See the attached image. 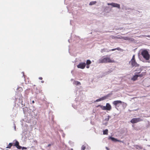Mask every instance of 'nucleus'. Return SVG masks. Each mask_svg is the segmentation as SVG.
Segmentation results:
<instances>
[{
	"mask_svg": "<svg viewBox=\"0 0 150 150\" xmlns=\"http://www.w3.org/2000/svg\"><path fill=\"white\" fill-rule=\"evenodd\" d=\"M113 60L111 59L109 57H105L99 60L100 63H113L114 62Z\"/></svg>",
	"mask_w": 150,
	"mask_h": 150,
	"instance_id": "f257e3e1",
	"label": "nucleus"
},
{
	"mask_svg": "<svg viewBox=\"0 0 150 150\" xmlns=\"http://www.w3.org/2000/svg\"><path fill=\"white\" fill-rule=\"evenodd\" d=\"M141 54L143 58L146 60H149L150 55L147 50H142L141 52Z\"/></svg>",
	"mask_w": 150,
	"mask_h": 150,
	"instance_id": "f03ea898",
	"label": "nucleus"
},
{
	"mask_svg": "<svg viewBox=\"0 0 150 150\" xmlns=\"http://www.w3.org/2000/svg\"><path fill=\"white\" fill-rule=\"evenodd\" d=\"M129 64H130L132 66V67H139V65L138 64L135 59V55H133L132 59L129 62Z\"/></svg>",
	"mask_w": 150,
	"mask_h": 150,
	"instance_id": "7ed1b4c3",
	"label": "nucleus"
},
{
	"mask_svg": "<svg viewBox=\"0 0 150 150\" xmlns=\"http://www.w3.org/2000/svg\"><path fill=\"white\" fill-rule=\"evenodd\" d=\"M143 121V120L140 118H132L130 121L132 123H136Z\"/></svg>",
	"mask_w": 150,
	"mask_h": 150,
	"instance_id": "20e7f679",
	"label": "nucleus"
},
{
	"mask_svg": "<svg viewBox=\"0 0 150 150\" xmlns=\"http://www.w3.org/2000/svg\"><path fill=\"white\" fill-rule=\"evenodd\" d=\"M103 110L110 111L111 109V106L109 103H107L106 104V106H103Z\"/></svg>",
	"mask_w": 150,
	"mask_h": 150,
	"instance_id": "39448f33",
	"label": "nucleus"
},
{
	"mask_svg": "<svg viewBox=\"0 0 150 150\" xmlns=\"http://www.w3.org/2000/svg\"><path fill=\"white\" fill-rule=\"evenodd\" d=\"M86 66V64L85 63H80L77 66V67L78 68L83 69L85 68Z\"/></svg>",
	"mask_w": 150,
	"mask_h": 150,
	"instance_id": "423d86ee",
	"label": "nucleus"
},
{
	"mask_svg": "<svg viewBox=\"0 0 150 150\" xmlns=\"http://www.w3.org/2000/svg\"><path fill=\"white\" fill-rule=\"evenodd\" d=\"M108 5H111L113 7H117L119 9L120 8V5L117 3H108Z\"/></svg>",
	"mask_w": 150,
	"mask_h": 150,
	"instance_id": "0eeeda50",
	"label": "nucleus"
},
{
	"mask_svg": "<svg viewBox=\"0 0 150 150\" xmlns=\"http://www.w3.org/2000/svg\"><path fill=\"white\" fill-rule=\"evenodd\" d=\"M122 103V102L120 100H115L113 102V104L114 105L116 106L118 104H121Z\"/></svg>",
	"mask_w": 150,
	"mask_h": 150,
	"instance_id": "6e6552de",
	"label": "nucleus"
},
{
	"mask_svg": "<svg viewBox=\"0 0 150 150\" xmlns=\"http://www.w3.org/2000/svg\"><path fill=\"white\" fill-rule=\"evenodd\" d=\"M13 145L16 146L18 149H21V146L19 145V143L17 141H16L15 143Z\"/></svg>",
	"mask_w": 150,
	"mask_h": 150,
	"instance_id": "1a4fd4ad",
	"label": "nucleus"
},
{
	"mask_svg": "<svg viewBox=\"0 0 150 150\" xmlns=\"http://www.w3.org/2000/svg\"><path fill=\"white\" fill-rule=\"evenodd\" d=\"M140 72H139L137 73L138 74H139V75H137L138 76V77H142L144 76H145L146 74V72H142L141 74H139Z\"/></svg>",
	"mask_w": 150,
	"mask_h": 150,
	"instance_id": "9d476101",
	"label": "nucleus"
},
{
	"mask_svg": "<svg viewBox=\"0 0 150 150\" xmlns=\"http://www.w3.org/2000/svg\"><path fill=\"white\" fill-rule=\"evenodd\" d=\"M138 77V76L137 75H135L133 76L131 79L133 81H135L137 80Z\"/></svg>",
	"mask_w": 150,
	"mask_h": 150,
	"instance_id": "9b49d317",
	"label": "nucleus"
},
{
	"mask_svg": "<svg viewBox=\"0 0 150 150\" xmlns=\"http://www.w3.org/2000/svg\"><path fill=\"white\" fill-rule=\"evenodd\" d=\"M110 138L113 141L118 142H122V141L121 140H117L116 139H115L113 137H110Z\"/></svg>",
	"mask_w": 150,
	"mask_h": 150,
	"instance_id": "f8f14e48",
	"label": "nucleus"
},
{
	"mask_svg": "<svg viewBox=\"0 0 150 150\" xmlns=\"http://www.w3.org/2000/svg\"><path fill=\"white\" fill-rule=\"evenodd\" d=\"M13 145L12 143H9L8 146L6 147V148H9L10 149L11 147Z\"/></svg>",
	"mask_w": 150,
	"mask_h": 150,
	"instance_id": "ddd939ff",
	"label": "nucleus"
},
{
	"mask_svg": "<svg viewBox=\"0 0 150 150\" xmlns=\"http://www.w3.org/2000/svg\"><path fill=\"white\" fill-rule=\"evenodd\" d=\"M108 129H106L103 131V134H108Z\"/></svg>",
	"mask_w": 150,
	"mask_h": 150,
	"instance_id": "4468645a",
	"label": "nucleus"
},
{
	"mask_svg": "<svg viewBox=\"0 0 150 150\" xmlns=\"http://www.w3.org/2000/svg\"><path fill=\"white\" fill-rule=\"evenodd\" d=\"M107 97V96H105L100 98V101L103 100H104Z\"/></svg>",
	"mask_w": 150,
	"mask_h": 150,
	"instance_id": "2eb2a0df",
	"label": "nucleus"
},
{
	"mask_svg": "<svg viewBox=\"0 0 150 150\" xmlns=\"http://www.w3.org/2000/svg\"><path fill=\"white\" fill-rule=\"evenodd\" d=\"M96 1H93L89 3L90 5H94L96 3Z\"/></svg>",
	"mask_w": 150,
	"mask_h": 150,
	"instance_id": "dca6fc26",
	"label": "nucleus"
},
{
	"mask_svg": "<svg viewBox=\"0 0 150 150\" xmlns=\"http://www.w3.org/2000/svg\"><path fill=\"white\" fill-rule=\"evenodd\" d=\"M116 50H121V49L120 47H117L116 48L112 49L111 51H113Z\"/></svg>",
	"mask_w": 150,
	"mask_h": 150,
	"instance_id": "f3484780",
	"label": "nucleus"
},
{
	"mask_svg": "<svg viewBox=\"0 0 150 150\" xmlns=\"http://www.w3.org/2000/svg\"><path fill=\"white\" fill-rule=\"evenodd\" d=\"M91 62L89 60H87L86 61V64L89 65L91 63Z\"/></svg>",
	"mask_w": 150,
	"mask_h": 150,
	"instance_id": "a211bd4d",
	"label": "nucleus"
},
{
	"mask_svg": "<svg viewBox=\"0 0 150 150\" xmlns=\"http://www.w3.org/2000/svg\"><path fill=\"white\" fill-rule=\"evenodd\" d=\"M75 84L77 85H81L80 83L78 81H75Z\"/></svg>",
	"mask_w": 150,
	"mask_h": 150,
	"instance_id": "6ab92c4d",
	"label": "nucleus"
},
{
	"mask_svg": "<svg viewBox=\"0 0 150 150\" xmlns=\"http://www.w3.org/2000/svg\"><path fill=\"white\" fill-rule=\"evenodd\" d=\"M86 149V146L84 145L82 146L81 147V149L82 150H84Z\"/></svg>",
	"mask_w": 150,
	"mask_h": 150,
	"instance_id": "aec40b11",
	"label": "nucleus"
},
{
	"mask_svg": "<svg viewBox=\"0 0 150 150\" xmlns=\"http://www.w3.org/2000/svg\"><path fill=\"white\" fill-rule=\"evenodd\" d=\"M100 107L101 108V109L102 110H103V106L100 105H98V106H96V107Z\"/></svg>",
	"mask_w": 150,
	"mask_h": 150,
	"instance_id": "412c9836",
	"label": "nucleus"
},
{
	"mask_svg": "<svg viewBox=\"0 0 150 150\" xmlns=\"http://www.w3.org/2000/svg\"><path fill=\"white\" fill-rule=\"evenodd\" d=\"M105 49H102L101 50V52L102 53H103L104 52H105Z\"/></svg>",
	"mask_w": 150,
	"mask_h": 150,
	"instance_id": "4be33fe9",
	"label": "nucleus"
},
{
	"mask_svg": "<svg viewBox=\"0 0 150 150\" xmlns=\"http://www.w3.org/2000/svg\"><path fill=\"white\" fill-rule=\"evenodd\" d=\"M21 148H22V149H27V148L26 147H21Z\"/></svg>",
	"mask_w": 150,
	"mask_h": 150,
	"instance_id": "5701e85b",
	"label": "nucleus"
},
{
	"mask_svg": "<svg viewBox=\"0 0 150 150\" xmlns=\"http://www.w3.org/2000/svg\"><path fill=\"white\" fill-rule=\"evenodd\" d=\"M101 101L100 98L96 100V101L98 102V101Z\"/></svg>",
	"mask_w": 150,
	"mask_h": 150,
	"instance_id": "b1692460",
	"label": "nucleus"
},
{
	"mask_svg": "<svg viewBox=\"0 0 150 150\" xmlns=\"http://www.w3.org/2000/svg\"><path fill=\"white\" fill-rule=\"evenodd\" d=\"M86 67L87 68H89V65H88V64H87V66Z\"/></svg>",
	"mask_w": 150,
	"mask_h": 150,
	"instance_id": "393cba45",
	"label": "nucleus"
},
{
	"mask_svg": "<svg viewBox=\"0 0 150 150\" xmlns=\"http://www.w3.org/2000/svg\"><path fill=\"white\" fill-rule=\"evenodd\" d=\"M39 79L40 80H42V77H39Z\"/></svg>",
	"mask_w": 150,
	"mask_h": 150,
	"instance_id": "a878e982",
	"label": "nucleus"
},
{
	"mask_svg": "<svg viewBox=\"0 0 150 150\" xmlns=\"http://www.w3.org/2000/svg\"><path fill=\"white\" fill-rule=\"evenodd\" d=\"M145 36L146 37H147L150 38V35H146V36Z\"/></svg>",
	"mask_w": 150,
	"mask_h": 150,
	"instance_id": "bb28decb",
	"label": "nucleus"
},
{
	"mask_svg": "<svg viewBox=\"0 0 150 150\" xmlns=\"http://www.w3.org/2000/svg\"><path fill=\"white\" fill-rule=\"evenodd\" d=\"M106 149L107 150H109V149L107 147H106Z\"/></svg>",
	"mask_w": 150,
	"mask_h": 150,
	"instance_id": "cd10ccee",
	"label": "nucleus"
},
{
	"mask_svg": "<svg viewBox=\"0 0 150 150\" xmlns=\"http://www.w3.org/2000/svg\"><path fill=\"white\" fill-rule=\"evenodd\" d=\"M35 103V102H34V100H33V101H32V103Z\"/></svg>",
	"mask_w": 150,
	"mask_h": 150,
	"instance_id": "c85d7f7f",
	"label": "nucleus"
},
{
	"mask_svg": "<svg viewBox=\"0 0 150 150\" xmlns=\"http://www.w3.org/2000/svg\"><path fill=\"white\" fill-rule=\"evenodd\" d=\"M41 83H43L44 82V81H41Z\"/></svg>",
	"mask_w": 150,
	"mask_h": 150,
	"instance_id": "c756f323",
	"label": "nucleus"
},
{
	"mask_svg": "<svg viewBox=\"0 0 150 150\" xmlns=\"http://www.w3.org/2000/svg\"><path fill=\"white\" fill-rule=\"evenodd\" d=\"M50 144H49V145H48V146H50Z\"/></svg>",
	"mask_w": 150,
	"mask_h": 150,
	"instance_id": "7c9ffc66",
	"label": "nucleus"
},
{
	"mask_svg": "<svg viewBox=\"0 0 150 150\" xmlns=\"http://www.w3.org/2000/svg\"><path fill=\"white\" fill-rule=\"evenodd\" d=\"M6 150H8V149H6Z\"/></svg>",
	"mask_w": 150,
	"mask_h": 150,
	"instance_id": "2f4dec72",
	"label": "nucleus"
}]
</instances>
